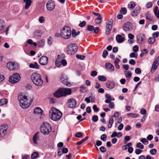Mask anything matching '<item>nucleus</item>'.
<instances>
[{"mask_svg":"<svg viewBox=\"0 0 159 159\" xmlns=\"http://www.w3.org/2000/svg\"><path fill=\"white\" fill-rule=\"evenodd\" d=\"M71 93V90L70 88H60L53 93L55 97L59 98L61 97L66 96Z\"/></svg>","mask_w":159,"mask_h":159,"instance_id":"1","label":"nucleus"},{"mask_svg":"<svg viewBox=\"0 0 159 159\" xmlns=\"http://www.w3.org/2000/svg\"><path fill=\"white\" fill-rule=\"evenodd\" d=\"M49 115L52 120L57 121L60 119L62 113L58 109L53 107L49 111Z\"/></svg>","mask_w":159,"mask_h":159,"instance_id":"2","label":"nucleus"},{"mask_svg":"<svg viewBox=\"0 0 159 159\" xmlns=\"http://www.w3.org/2000/svg\"><path fill=\"white\" fill-rule=\"evenodd\" d=\"M31 78L34 84L37 86H41L43 83V81L41 79L40 75L38 73H33L31 75Z\"/></svg>","mask_w":159,"mask_h":159,"instance_id":"3","label":"nucleus"},{"mask_svg":"<svg viewBox=\"0 0 159 159\" xmlns=\"http://www.w3.org/2000/svg\"><path fill=\"white\" fill-rule=\"evenodd\" d=\"M18 98L20 102V105L22 108H26L30 105V104L28 102L27 96L25 95H19Z\"/></svg>","mask_w":159,"mask_h":159,"instance_id":"4","label":"nucleus"},{"mask_svg":"<svg viewBox=\"0 0 159 159\" xmlns=\"http://www.w3.org/2000/svg\"><path fill=\"white\" fill-rule=\"evenodd\" d=\"M61 36L64 39H68L71 35V30L69 27L65 26L61 30Z\"/></svg>","mask_w":159,"mask_h":159,"instance_id":"5","label":"nucleus"},{"mask_svg":"<svg viewBox=\"0 0 159 159\" xmlns=\"http://www.w3.org/2000/svg\"><path fill=\"white\" fill-rule=\"evenodd\" d=\"M51 130V126L48 122H43L40 127L41 132L45 135H48Z\"/></svg>","mask_w":159,"mask_h":159,"instance_id":"6","label":"nucleus"},{"mask_svg":"<svg viewBox=\"0 0 159 159\" xmlns=\"http://www.w3.org/2000/svg\"><path fill=\"white\" fill-rule=\"evenodd\" d=\"M78 46L77 44L72 43L70 44L67 48V52L70 55L75 54L77 51Z\"/></svg>","mask_w":159,"mask_h":159,"instance_id":"7","label":"nucleus"},{"mask_svg":"<svg viewBox=\"0 0 159 159\" xmlns=\"http://www.w3.org/2000/svg\"><path fill=\"white\" fill-rule=\"evenodd\" d=\"M20 79V75L18 73L13 74L9 77V81L11 84H15L19 82Z\"/></svg>","mask_w":159,"mask_h":159,"instance_id":"8","label":"nucleus"},{"mask_svg":"<svg viewBox=\"0 0 159 159\" xmlns=\"http://www.w3.org/2000/svg\"><path fill=\"white\" fill-rule=\"evenodd\" d=\"M113 22V20L111 19L108 22H106V34L107 35H108L110 34L112 28Z\"/></svg>","mask_w":159,"mask_h":159,"instance_id":"9","label":"nucleus"},{"mask_svg":"<svg viewBox=\"0 0 159 159\" xmlns=\"http://www.w3.org/2000/svg\"><path fill=\"white\" fill-rule=\"evenodd\" d=\"M7 67L10 70H17L18 69L19 65L11 61L8 62L7 64Z\"/></svg>","mask_w":159,"mask_h":159,"instance_id":"10","label":"nucleus"},{"mask_svg":"<svg viewBox=\"0 0 159 159\" xmlns=\"http://www.w3.org/2000/svg\"><path fill=\"white\" fill-rule=\"evenodd\" d=\"M55 6V2L52 0L48 1L46 4V7L47 10L49 11L52 10Z\"/></svg>","mask_w":159,"mask_h":159,"instance_id":"11","label":"nucleus"},{"mask_svg":"<svg viewBox=\"0 0 159 159\" xmlns=\"http://www.w3.org/2000/svg\"><path fill=\"white\" fill-rule=\"evenodd\" d=\"M67 104L69 107L74 108L76 106L77 102L74 99L71 98L68 100Z\"/></svg>","mask_w":159,"mask_h":159,"instance_id":"12","label":"nucleus"},{"mask_svg":"<svg viewBox=\"0 0 159 159\" xmlns=\"http://www.w3.org/2000/svg\"><path fill=\"white\" fill-rule=\"evenodd\" d=\"M8 129V125L4 124L1 126V137H3L7 133Z\"/></svg>","mask_w":159,"mask_h":159,"instance_id":"13","label":"nucleus"},{"mask_svg":"<svg viewBox=\"0 0 159 159\" xmlns=\"http://www.w3.org/2000/svg\"><path fill=\"white\" fill-rule=\"evenodd\" d=\"M61 80L63 84L69 87L71 86L70 83L68 81V78L67 76L65 75H61Z\"/></svg>","mask_w":159,"mask_h":159,"instance_id":"14","label":"nucleus"},{"mask_svg":"<svg viewBox=\"0 0 159 159\" xmlns=\"http://www.w3.org/2000/svg\"><path fill=\"white\" fill-rule=\"evenodd\" d=\"M106 86L109 89H112L116 86V83L113 81L109 80L107 82Z\"/></svg>","mask_w":159,"mask_h":159,"instance_id":"15","label":"nucleus"},{"mask_svg":"<svg viewBox=\"0 0 159 159\" xmlns=\"http://www.w3.org/2000/svg\"><path fill=\"white\" fill-rule=\"evenodd\" d=\"M39 62L42 65H46L48 62V58L45 56H42L39 59Z\"/></svg>","mask_w":159,"mask_h":159,"instance_id":"16","label":"nucleus"},{"mask_svg":"<svg viewBox=\"0 0 159 159\" xmlns=\"http://www.w3.org/2000/svg\"><path fill=\"white\" fill-rule=\"evenodd\" d=\"M132 28L131 23L129 22L125 23L123 25V29L125 31H128L131 30Z\"/></svg>","mask_w":159,"mask_h":159,"instance_id":"17","label":"nucleus"},{"mask_svg":"<svg viewBox=\"0 0 159 159\" xmlns=\"http://www.w3.org/2000/svg\"><path fill=\"white\" fill-rule=\"evenodd\" d=\"M137 41L139 43L142 44L145 40V36L143 34H140L137 36Z\"/></svg>","mask_w":159,"mask_h":159,"instance_id":"18","label":"nucleus"},{"mask_svg":"<svg viewBox=\"0 0 159 159\" xmlns=\"http://www.w3.org/2000/svg\"><path fill=\"white\" fill-rule=\"evenodd\" d=\"M105 66L107 70L109 71H113L114 70V67L109 62L105 64Z\"/></svg>","mask_w":159,"mask_h":159,"instance_id":"19","label":"nucleus"},{"mask_svg":"<svg viewBox=\"0 0 159 159\" xmlns=\"http://www.w3.org/2000/svg\"><path fill=\"white\" fill-rule=\"evenodd\" d=\"M23 1L25 3V9H28L32 2L31 0H24Z\"/></svg>","mask_w":159,"mask_h":159,"instance_id":"20","label":"nucleus"},{"mask_svg":"<svg viewBox=\"0 0 159 159\" xmlns=\"http://www.w3.org/2000/svg\"><path fill=\"white\" fill-rule=\"evenodd\" d=\"M116 39L118 43H120L124 41L125 39L120 35L118 34L116 36Z\"/></svg>","mask_w":159,"mask_h":159,"instance_id":"21","label":"nucleus"},{"mask_svg":"<svg viewBox=\"0 0 159 159\" xmlns=\"http://www.w3.org/2000/svg\"><path fill=\"white\" fill-rule=\"evenodd\" d=\"M139 9L138 7H136L131 12V15L133 16H137L139 12Z\"/></svg>","mask_w":159,"mask_h":159,"instance_id":"22","label":"nucleus"},{"mask_svg":"<svg viewBox=\"0 0 159 159\" xmlns=\"http://www.w3.org/2000/svg\"><path fill=\"white\" fill-rule=\"evenodd\" d=\"M145 16L146 18L148 20L152 21L153 20V16L151 15V13L149 11L147 12L145 14Z\"/></svg>","mask_w":159,"mask_h":159,"instance_id":"23","label":"nucleus"},{"mask_svg":"<svg viewBox=\"0 0 159 159\" xmlns=\"http://www.w3.org/2000/svg\"><path fill=\"white\" fill-rule=\"evenodd\" d=\"M29 67L30 68L35 69H39V65L36 62H35L33 63L30 64Z\"/></svg>","mask_w":159,"mask_h":159,"instance_id":"24","label":"nucleus"},{"mask_svg":"<svg viewBox=\"0 0 159 159\" xmlns=\"http://www.w3.org/2000/svg\"><path fill=\"white\" fill-rule=\"evenodd\" d=\"M105 97L107 99L105 101V102L107 103H110L112 101V99L111 96L108 94L105 95Z\"/></svg>","mask_w":159,"mask_h":159,"instance_id":"25","label":"nucleus"},{"mask_svg":"<svg viewBox=\"0 0 159 159\" xmlns=\"http://www.w3.org/2000/svg\"><path fill=\"white\" fill-rule=\"evenodd\" d=\"M154 12L156 16L159 19V10L158 7L156 6L154 9Z\"/></svg>","mask_w":159,"mask_h":159,"instance_id":"26","label":"nucleus"},{"mask_svg":"<svg viewBox=\"0 0 159 159\" xmlns=\"http://www.w3.org/2000/svg\"><path fill=\"white\" fill-rule=\"evenodd\" d=\"M39 133L38 132H37L33 137V141L34 143L37 144V141L38 140V135Z\"/></svg>","mask_w":159,"mask_h":159,"instance_id":"27","label":"nucleus"},{"mask_svg":"<svg viewBox=\"0 0 159 159\" xmlns=\"http://www.w3.org/2000/svg\"><path fill=\"white\" fill-rule=\"evenodd\" d=\"M109 120L108 127L109 128H111L112 127V124L114 123V119L112 117H111L109 118Z\"/></svg>","mask_w":159,"mask_h":159,"instance_id":"28","label":"nucleus"},{"mask_svg":"<svg viewBox=\"0 0 159 159\" xmlns=\"http://www.w3.org/2000/svg\"><path fill=\"white\" fill-rule=\"evenodd\" d=\"M158 65V64L154 62H153L152 65V68L151 70V72L152 73H153L157 69Z\"/></svg>","mask_w":159,"mask_h":159,"instance_id":"29","label":"nucleus"},{"mask_svg":"<svg viewBox=\"0 0 159 159\" xmlns=\"http://www.w3.org/2000/svg\"><path fill=\"white\" fill-rule=\"evenodd\" d=\"M39 155L37 152H34L31 154V158L32 159L37 158L39 157Z\"/></svg>","mask_w":159,"mask_h":159,"instance_id":"30","label":"nucleus"},{"mask_svg":"<svg viewBox=\"0 0 159 159\" xmlns=\"http://www.w3.org/2000/svg\"><path fill=\"white\" fill-rule=\"evenodd\" d=\"M124 73L125 75V77L129 79L132 76V74L130 71H125L124 72Z\"/></svg>","mask_w":159,"mask_h":159,"instance_id":"31","label":"nucleus"},{"mask_svg":"<svg viewBox=\"0 0 159 159\" xmlns=\"http://www.w3.org/2000/svg\"><path fill=\"white\" fill-rule=\"evenodd\" d=\"M88 139V136H87L85 137L84 138L82 139L79 142H77L76 143L77 145H80L81 144L83 143L87 140Z\"/></svg>","mask_w":159,"mask_h":159,"instance_id":"32","label":"nucleus"},{"mask_svg":"<svg viewBox=\"0 0 159 159\" xmlns=\"http://www.w3.org/2000/svg\"><path fill=\"white\" fill-rule=\"evenodd\" d=\"M98 79L100 81H105L107 80V78L104 75H100L98 77Z\"/></svg>","mask_w":159,"mask_h":159,"instance_id":"33","label":"nucleus"},{"mask_svg":"<svg viewBox=\"0 0 159 159\" xmlns=\"http://www.w3.org/2000/svg\"><path fill=\"white\" fill-rule=\"evenodd\" d=\"M34 35L35 37H40L41 34L40 33V31L39 30H37L34 32Z\"/></svg>","mask_w":159,"mask_h":159,"instance_id":"34","label":"nucleus"},{"mask_svg":"<svg viewBox=\"0 0 159 159\" xmlns=\"http://www.w3.org/2000/svg\"><path fill=\"white\" fill-rule=\"evenodd\" d=\"M8 102V100L5 98H2L1 99V106L5 104H6Z\"/></svg>","mask_w":159,"mask_h":159,"instance_id":"35","label":"nucleus"},{"mask_svg":"<svg viewBox=\"0 0 159 159\" xmlns=\"http://www.w3.org/2000/svg\"><path fill=\"white\" fill-rule=\"evenodd\" d=\"M80 33V31H79L77 32H76V31L75 30H73L72 31V35L73 37H74L75 36L78 35Z\"/></svg>","mask_w":159,"mask_h":159,"instance_id":"36","label":"nucleus"},{"mask_svg":"<svg viewBox=\"0 0 159 159\" xmlns=\"http://www.w3.org/2000/svg\"><path fill=\"white\" fill-rule=\"evenodd\" d=\"M44 41L43 40H41L39 41L37 43L39 47H43L44 45Z\"/></svg>","mask_w":159,"mask_h":159,"instance_id":"37","label":"nucleus"},{"mask_svg":"<svg viewBox=\"0 0 159 159\" xmlns=\"http://www.w3.org/2000/svg\"><path fill=\"white\" fill-rule=\"evenodd\" d=\"M149 44H152L155 42V39L154 37H150L148 39Z\"/></svg>","mask_w":159,"mask_h":159,"instance_id":"38","label":"nucleus"},{"mask_svg":"<svg viewBox=\"0 0 159 159\" xmlns=\"http://www.w3.org/2000/svg\"><path fill=\"white\" fill-rule=\"evenodd\" d=\"M34 111L35 113L39 114L42 112V110L41 108L37 107L35 108Z\"/></svg>","mask_w":159,"mask_h":159,"instance_id":"39","label":"nucleus"},{"mask_svg":"<svg viewBox=\"0 0 159 159\" xmlns=\"http://www.w3.org/2000/svg\"><path fill=\"white\" fill-rule=\"evenodd\" d=\"M135 6V3L133 2H131L128 5V7L129 8L133 9Z\"/></svg>","mask_w":159,"mask_h":159,"instance_id":"40","label":"nucleus"},{"mask_svg":"<svg viewBox=\"0 0 159 159\" xmlns=\"http://www.w3.org/2000/svg\"><path fill=\"white\" fill-rule=\"evenodd\" d=\"M128 116H130L133 118H136L139 117V115L136 113H129L127 114Z\"/></svg>","mask_w":159,"mask_h":159,"instance_id":"41","label":"nucleus"},{"mask_svg":"<svg viewBox=\"0 0 159 159\" xmlns=\"http://www.w3.org/2000/svg\"><path fill=\"white\" fill-rule=\"evenodd\" d=\"M95 22L97 24H100L102 22L101 16L98 17L95 19Z\"/></svg>","mask_w":159,"mask_h":159,"instance_id":"42","label":"nucleus"},{"mask_svg":"<svg viewBox=\"0 0 159 159\" xmlns=\"http://www.w3.org/2000/svg\"><path fill=\"white\" fill-rule=\"evenodd\" d=\"M94 29V27L93 25H88L87 26V30L88 31H92Z\"/></svg>","mask_w":159,"mask_h":159,"instance_id":"43","label":"nucleus"},{"mask_svg":"<svg viewBox=\"0 0 159 159\" xmlns=\"http://www.w3.org/2000/svg\"><path fill=\"white\" fill-rule=\"evenodd\" d=\"M76 57L78 59L84 60L85 58V56L83 55H77L76 56Z\"/></svg>","mask_w":159,"mask_h":159,"instance_id":"44","label":"nucleus"},{"mask_svg":"<svg viewBox=\"0 0 159 159\" xmlns=\"http://www.w3.org/2000/svg\"><path fill=\"white\" fill-rule=\"evenodd\" d=\"M152 2H149L146 3L145 7L147 8H150L152 7Z\"/></svg>","mask_w":159,"mask_h":159,"instance_id":"45","label":"nucleus"},{"mask_svg":"<svg viewBox=\"0 0 159 159\" xmlns=\"http://www.w3.org/2000/svg\"><path fill=\"white\" fill-rule=\"evenodd\" d=\"M120 12L121 14L124 15L127 12V9L125 7L122 8H121Z\"/></svg>","mask_w":159,"mask_h":159,"instance_id":"46","label":"nucleus"},{"mask_svg":"<svg viewBox=\"0 0 159 159\" xmlns=\"http://www.w3.org/2000/svg\"><path fill=\"white\" fill-rule=\"evenodd\" d=\"M136 147L141 149L144 148V146L141 143H137L136 145Z\"/></svg>","mask_w":159,"mask_h":159,"instance_id":"47","label":"nucleus"},{"mask_svg":"<svg viewBox=\"0 0 159 159\" xmlns=\"http://www.w3.org/2000/svg\"><path fill=\"white\" fill-rule=\"evenodd\" d=\"M138 56L137 53H135L134 52H132L130 53L129 55V57L131 58L135 57L137 58Z\"/></svg>","mask_w":159,"mask_h":159,"instance_id":"48","label":"nucleus"},{"mask_svg":"<svg viewBox=\"0 0 159 159\" xmlns=\"http://www.w3.org/2000/svg\"><path fill=\"white\" fill-rule=\"evenodd\" d=\"M140 141L145 145L147 144L148 142V141L145 138H143Z\"/></svg>","mask_w":159,"mask_h":159,"instance_id":"49","label":"nucleus"},{"mask_svg":"<svg viewBox=\"0 0 159 159\" xmlns=\"http://www.w3.org/2000/svg\"><path fill=\"white\" fill-rule=\"evenodd\" d=\"M157 150L154 148L150 150V153L152 155H155L157 153Z\"/></svg>","mask_w":159,"mask_h":159,"instance_id":"50","label":"nucleus"},{"mask_svg":"<svg viewBox=\"0 0 159 159\" xmlns=\"http://www.w3.org/2000/svg\"><path fill=\"white\" fill-rule=\"evenodd\" d=\"M83 134L81 132H77L75 134V136L77 138H80L83 136Z\"/></svg>","mask_w":159,"mask_h":159,"instance_id":"51","label":"nucleus"},{"mask_svg":"<svg viewBox=\"0 0 159 159\" xmlns=\"http://www.w3.org/2000/svg\"><path fill=\"white\" fill-rule=\"evenodd\" d=\"M130 139V137L128 136H126L124 138V143L125 144L127 141H129Z\"/></svg>","mask_w":159,"mask_h":159,"instance_id":"52","label":"nucleus"},{"mask_svg":"<svg viewBox=\"0 0 159 159\" xmlns=\"http://www.w3.org/2000/svg\"><path fill=\"white\" fill-rule=\"evenodd\" d=\"M107 136L106 134H103L101 137V139L103 141H105L107 139Z\"/></svg>","mask_w":159,"mask_h":159,"instance_id":"53","label":"nucleus"},{"mask_svg":"<svg viewBox=\"0 0 159 159\" xmlns=\"http://www.w3.org/2000/svg\"><path fill=\"white\" fill-rule=\"evenodd\" d=\"M92 120L94 122H96L98 120V117L97 115H94L92 117Z\"/></svg>","mask_w":159,"mask_h":159,"instance_id":"54","label":"nucleus"},{"mask_svg":"<svg viewBox=\"0 0 159 159\" xmlns=\"http://www.w3.org/2000/svg\"><path fill=\"white\" fill-rule=\"evenodd\" d=\"M61 62L59 60H56L55 61V65L57 67H59L61 65Z\"/></svg>","mask_w":159,"mask_h":159,"instance_id":"55","label":"nucleus"},{"mask_svg":"<svg viewBox=\"0 0 159 159\" xmlns=\"http://www.w3.org/2000/svg\"><path fill=\"white\" fill-rule=\"evenodd\" d=\"M108 54V52L106 50H104L103 51L102 53V57L103 58H105L106 57L107 55Z\"/></svg>","mask_w":159,"mask_h":159,"instance_id":"56","label":"nucleus"},{"mask_svg":"<svg viewBox=\"0 0 159 159\" xmlns=\"http://www.w3.org/2000/svg\"><path fill=\"white\" fill-rule=\"evenodd\" d=\"M159 35V33L158 32H156L154 33H153L152 34V36L153 37L155 38H157L158 37Z\"/></svg>","mask_w":159,"mask_h":159,"instance_id":"57","label":"nucleus"},{"mask_svg":"<svg viewBox=\"0 0 159 159\" xmlns=\"http://www.w3.org/2000/svg\"><path fill=\"white\" fill-rule=\"evenodd\" d=\"M139 50V46L138 45H135L133 47V51L134 52H137Z\"/></svg>","mask_w":159,"mask_h":159,"instance_id":"58","label":"nucleus"},{"mask_svg":"<svg viewBox=\"0 0 159 159\" xmlns=\"http://www.w3.org/2000/svg\"><path fill=\"white\" fill-rule=\"evenodd\" d=\"M97 72L96 71L93 70L91 72V75L93 77H95L97 75Z\"/></svg>","mask_w":159,"mask_h":159,"instance_id":"59","label":"nucleus"},{"mask_svg":"<svg viewBox=\"0 0 159 159\" xmlns=\"http://www.w3.org/2000/svg\"><path fill=\"white\" fill-rule=\"evenodd\" d=\"M142 152V150L140 149H136L135 150V153L137 155L140 154Z\"/></svg>","mask_w":159,"mask_h":159,"instance_id":"60","label":"nucleus"},{"mask_svg":"<svg viewBox=\"0 0 159 159\" xmlns=\"http://www.w3.org/2000/svg\"><path fill=\"white\" fill-rule=\"evenodd\" d=\"M61 62V64H62L64 66H65L67 65V62L65 59H62Z\"/></svg>","mask_w":159,"mask_h":159,"instance_id":"61","label":"nucleus"},{"mask_svg":"<svg viewBox=\"0 0 159 159\" xmlns=\"http://www.w3.org/2000/svg\"><path fill=\"white\" fill-rule=\"evenodd\" d=\"M86 25V22L85 21H83L82 22L80 23L79 24V26L81 27H83Z\"/></svg>","mask_w":159,"mask_h":159,"instance_id":"62","label":"nucleus"},{"mask_svg":"<svg viewBox=\"0 0 159 159\" xmlns=\"http://www.w3.org/2000/svg\"><path fill=\"white\" fill-rule=\"evenodd\" d=\"M135 72L137 74H140L141 72V70L140 68H137L135 69Z\"/></svg>","mask_w":159,"mask_h":159,"instance_id":"63","label":"nucleus"},{"mask_svg":"<svg viewBox=\"0 0 159 159\" xmlns=\"http://www.w3.org/2000/svg\"><path fill=\"white\" fill-rule=\"evenodd\" d=\"M39 21L40 23H43L45 21L44 17L43 16H40L39 17Z\"/></svg>","mask_w":159,"mask_h":159,"instance_id":"64","label":"nucleus"}]
</instances>
